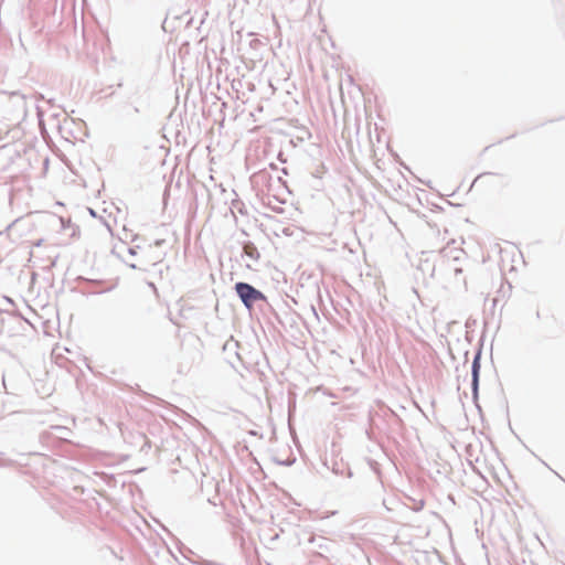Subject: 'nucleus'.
I'll return each mask as SVG.
<instances>
[{"label": "nucleus", "mask_w": 565, "mask_h": 565, "mask_svg": "<svg viewBox=\"0 0 565 565\" xmlns=\"http://www.w3.org/2000/svg\"><path fill=\"white\" fill-rule=\"evenodd\" d=\"M473 373H475V376H477V370L476 369L473 370Z\"/></svg>", "instance_id": "nucleus-3"}, {"label": "nucleus", "mask_w": 565, "mask_h": 565, "mask_svg": "<svg viewBox=\"0 0 565 565\" xmlns=\"http://www.w3.org/2000/svg\"><path fill=\"white\" fill-rule=\"evenodd\" d=\"M235 290L247 308H252L254 302L265 299V296L259 290L246 282H237Z\"/></svg>", "instance_id": "nucleus-1"}, {"label": "nucleus", "mask_w": 565, "mask_h": 565, "mask_svg": "<svg viewBox=\"0 0 565 565\" xmlns=\"http://www.w3.org/2000/svg\"><path fill=\"white\" fill-rule=\"evenodd\" d=\"M244 253H245L246 256H248L252 259H258L259 258V253H258L257 248L255 247V245L252 244V243L245 244Z\"/></svg>", "instance_id": "nucleus-2"}]
</instances>
